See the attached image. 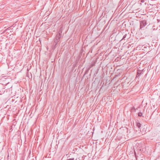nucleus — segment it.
<instances>
[{
    "instance_id": "6e6552de",
    "label": "nucleus",
    "mask_w": 160,
    "mask_h": 160,
    "mask_svg": "<svg viewBox=\"0 0 160 160\" xmlns=\"http://www.w3.org/2000/svg\"><path fill=\"white\" fill-rule=\"evenodd\" d=\"M131 111H135V109L134 108V107H133L132 109H131Z\"/></svg>"
},
{
    "instance_id": "39448f33",
    "label": "nucleus",
    "mask_w": 160,
    "mask_h": 160,
    "mask_svg": "<svg viewBox=\"0 0 160 160\" xmlns=\"http://www.w3.org/2000/svg\"><path fill=\"white\" fill-rule=\"evenodd\" d=\"M142 112H139L138 113V116H140V117L142 116Z\"/></svg>"
},
{
    "instance_id": "9b49d317",
    "label": "nucleus",
    "mask_w": 160,
    "mask_h": 160,
    "mask_svg": "<svg viewBox=\"0 0 160 160\" xmlns=\"http://www.w3.org/2000/svg\"><path fill=\"white\" fill-rule=\"evenodd\" d=\"M140 4L141 5H142V3H140Z\"/></svg>"
},
{
    "instance_id": "7ed1b4c3",
    "label": "nucleus",
    "mask_w": 160,
    "mask_h": 160,
    "mask_svg": "<svg viewBox=\"0 0 160 160\" xmlns=\"http://www.w3.org/2000/svg\"><path fill=\"white\" fill-rule=\"evenodd\" d=\"M141 74V71L140 70H138V72H137V75L136 77V78L139 77L140 76Z\"/></svg>"
},
{
    "instance_id": "20e7f679",
    "label": "nucleus",
    "mask_w": 160,
    "mask_h": 160,
    "mask_svg": "<svg viewBox=\"0 0 160 160\" xmlns=\"http://www.w3.org/2000/svg\"><path fill=\"white\" fill-rule=\"evenodd\" d=\"M59 41H58V40H57L55 39L54 42L53 44V45L54 47H55L56 46V45H57V44H58V43Z\"/></svg>"
},
{
    "instance_id": "9d476101",
    "label": "nucleus",
    "mask_w": 160,
    "mask_h": 160,
    "mask_svg": "<svg viewBox=\"0 0 160 160\" xmlns=\"http://www.w3.org/2000/svg\"><path fill=\"white\" fill-rule=\"evenodd\" d=\"M144 2V0H141V2Z\"/></svg>"
},
{
    "instance_id": "423d86ee",
    "label": "nucleus",
    "mask_w": 160,
    "mask_h": 160,
    "mask_svg": "<svg viewBox=\"0 0 160 160\" xmlns=\"http://www.w3.org/2000/svg\"><path fill=\"white\" fill-rule=\"evenodd\" d=\"M137 126L138 128H139L141 127V124L139 123H138L137 124Z\"/></svg>"
},
{
    "instance_id": "f03ea898",
    "label": "nucleus",
    "mask_w": 160,
    "mask_h": 160,
    "mask_svg": "<svg viewBox=\"0 0 160 160\" xmlns=\"http://www.w3.org/2000/svg\"><path fill=\"white\" fill-rule=\"evenodd\" d=\"M62 31H59L58 32L57 34L55 39L57 40H58V41H59L60 38L62 37Z\"/></svg>"
},
{
    "instance_id": "f257e3e1",
    "label": "nucleus",
    "mask_w": 160,
    "mask_h": 160,
    "mask_svg": "<svg viewBox=\"0 0 160 160\" xmlns=\"http://www.w3.org/2000/svg\"><path fill=\"white\" fill-rule=\"evenodd\" d=\"M140 29H143V28L147 25V21L145 20H142L140 21Z\"/></svg>"
},
{
    "instance_id": "1a4fd4ad",
    "label": "nucleus",
    "mask_w": 160,
    "mask_h": 160,
    "mask_svg": "<svg viewBox=\"0 0 160 160\" xmlns=\"http://www.w3.org/2000/svg\"><path fill=\"white\" fill-rule=\"evenodd\" d=\"M68 160H74V158H70L68 159Z\"/></svg>"
},
{
    "instance_id": "0eeeda50",
    "label": "nucleus",
    "mask_w": 160,
    "mask_h": 160,
    "mask_svg": "<svg viewBox=\"0 0 160 160\" xmlns=\"http://www.w3.org/2000/svg\"><path fill=\"white\" fill-rule=\"evenodd\" d=\"M127 36V34H125L123 37L122 39H125V38H126Z\"/></svg>"
}]
</instances>
